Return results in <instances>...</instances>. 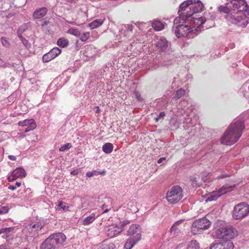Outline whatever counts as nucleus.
Instances as JSON below:
<instances>
[{
    "label": "nucleus",
    "mask_w": 249,
    "mask_h": 249,
    "mask_svg": "<svg viewBox=\"0 0 249 249\" xmlns=\"http://www.w3.org/2000/svg\"><path fill=\"white\" fill-rule=\"evenodd\" d=\"M220 12L228 14V20L241 27L249 23V8L245 0H230L226 6L218 7Z\"/></svg>",
    "instance_id": "1"
},
{
    "label": "nucleus",
    "mask_w": 249,
    "mask_h": 249,
    "mask_svg": "<svg viewBox=\"0 0 249 249\" xmlns=\"http://www.w3.org/2000/svg\"><path fill=\"white\" fill-rule=\"evenodd\" d=\"M244 123V120H238L232 123L221 138V143L231 145L237 142L242 136L243 130L245 128Z\"/></svg>",
    "instance_id": "2"
},
{
    "label": "nucleus",
    "mask_w": 249,
    "mask_h": 249,
    "mask_svg": "<svg viewBox=\"0 0 249 249\" xmlns=\"http://www.w3.org/2000/svg\"><path fill=\"white\" fill-rule=\"evenodd\" d=\"M203 8V4L199 0L193 2L192 0H187L180 5L178 12L179 13L183 11L181 15L186 16L187 18H191L195 13L201 12Z\"/></svg>",
    "instance_id": "3"
},
{
    "label": "nucleus",
    "mask_w": 249,
    "mask_h": 249,
    "mask_svg": "<svg viewBox=\"0 0 249 249\" xmlns=\"http://www.w3.org/2000/svg\"><path fill=\"white\" fill-rule=\"evenodd\" d=\"M66 237L61 232L50 235L40 246V249H58L66 241Z\"/></svg>",
    "instance_id": "4"
},
{
    "label": "nucleus",
    "mask_w": 249,
    "mask_h": 249,
    "mask_svg": "<svg viewBox=\"0 0 249 249\" xmlns=\"http://www.w3.org/2000/svg\"><path fill=\"white\" fill-rule=\"evenodd\" d=\"M215 236L217 238L231 240L237 236V230L232 226L226 225L219 228L215 230Z\"/></svg>",
    "instance_id": "5"
},
{
    "label": "nucleus",
    "mask_w": 249,
    "mask_h": 249,
    "mask_svg": "<svg viewBox=\"0 0 249 249\" xmlns=\"http://www.w3.org/2000/svg\"><path fill=\"white\" fill-rule=\"evenodd\" d=\"M189 24V21H188L187 23L173 26V29L175 30L176 35L178 38L183 36L190 38H193L197 35L195 32L196 28L193 29L191 28V25Z\"/></svg>",
    "instance_id": "6"
},
{
    "label": "nucleus",
    "mask_w": 249,
    "mask_h": 249,
    "mask_svg": "<svg viewBox=\"0 0 249 249\" xmlns=\"http://www.w3.org/2000/svg\"><path fill=\"white\" fill-rule=\"evenodd\" d=\"M249 213V205L247 202H241L236 205L233 211L232 216L236 220L241 219Z\"/></svg>",
    "instance_id": "7"
},
{
    "label": "nucleus",
    "mask_w": 249,
    "mask_h": 249,
    "mask_svg": "<svg viewBox=\"0 0 249 249\" xmlns=\"http://www.w3.org/2000/svg\"><path fill=\"white\" fill-rule=\"evenodd\" d=\"M182 189L179 186H174L166 194V198L169 202L174 204L182 198Z\"/></svg>",
    "instance_id": "8"
},
{
    "label": "nucleus",
    "mask_w": 249,
    "mask_h": 249,
    "mask_svg": "<svg viewBox=\"0 0 249 249\" xmlns=\"http://www.w3.org/2000/svg\"><path fill=\"white\" fill-rule=\"evenodd\" d=\"M211 225L210 221L205 217L196 220L192 224V232L194 234L200 233L208 229Z\"/></svg>",
    "instance_id": "9"
},
{
    "label": "nucleus",
    "mask_w": 249,
    "mask_h": 249,
    "mask_svg": "<svg viewBox=\"0 0 249 249\" xmlns=\"http://www.w3.org/2000/svg\"><path fill=\"white\" fill-rule=\"evenodd\" d=\"M235 187V184L232 185L225 184L219 189L217 191L213 192L212 194L207 198L206 201L216 200L221 195L233 190Z\"/></svg>",
    "instance_id": "10"
},
{
    "label": "nucleus",
    "mask_w": 249,
    "mask_h": 249,
    "mask_svg": "<svg viewBox=\"0 0 249 249\" xmlns=\"http://www.w3.org/2000/svg\"><path fill=\"white\" fill-rule=\"evenodd\" d=\"M128 234L132 235L131 238H135L137 241H140L141 239L142 229L140 225L137 224L132 225L127 231Z\"/></svg>",
    "instance_id": "11"
},
{
    "label": "nucleus",
    "mask_w": 249,
    "mask_h": 249,
    "mask_svg": "<svg viewBox=\"0 0 249 249\" xmlns=\"http://www.w3.org/2000/svg\"><path fill=\"white\" fill-rule=\"evenodd\" d=\"M61 50L57 47L53 48L49 53L45 54L42 57V61L44 63L48 62L60 54Z\"/></svg>",
    "instance_id": "12"
},
{
    "label": "nucleus",
    "mask_w": 249,
    "mask_h": 249,
    "mask_svg": "<svg viewBox=\"0 0 249 249\" xmlns=\"http://www.w3.org/2000/svg\"><path fill=\"white\" fill-rule=\"evenodd\" d=\"M26 173L25 170L22 167L17 168L12 173L10 176L7 178L9 182H12L19 178H24L26 176Z\"/></svg>",
    "instance_id": "13"
},
{
    "label": "nucleus",
    "mask_w": 249,
    "mask_h": 249,
    "mask_svg": "<svg viewBox=\"0 0 249 249\" xmlns=\"http://www.w3.org/2000/svg\"><path fill=\"white\" fill-rule=\"evenodd\" d=\"M44 226V224L41 222L31 223L26 226V229L30 235H35V232H38Z\"/></svg>",
    "instance_id": "14"
},
{
    "label": "nucleus",
    "mask_w": 249,
    "mask_h": 249,
    "mask_svg": "<svg viewBox=\"0 0 249 249\" xmlns=\"http://www.w3.org/2000/svg\"><path fill=\"white\" fill-rule=\"evenodd\" d=\"M168 46V42L164 37H160L157 41L156 47L160 52H165Z\"/></svg>",
    "instance_id": "15"
},
{
    "label": "nucleus",
    "mask_w": 249,
    "mask_h": 249,
    "mask_svg": "<svg viewBox=\"0 0 249 249\" xmlns=\"http://www.w3.org/2000/svg\"><path fill=\"white\" fill-rule=\"evenodd\" d=\"M190 18V19L189 18V23H191V25H192V22H193L194 24L197 26L196 28V31H195L196 33L197 30L199 28V26L204 24L206 21V18L202 17L199 18H196L193 16Z\"/></svg>",
    "instance_id": "16"
},
{
    "label": "nucleus",
    "mask_w": 249,
    "mask_h": 249,
    "mask_svg": "<svg viewBox=\"0 0 249 249\" xmlns=\"http://www.w3.org/2000/svg\"><path fill=\"white\" fill-rule=\"evenodd\" d=\"M48 9L46 7H41L36 9L33 14L34 19H37L44 17L47 13Z\"/></svg>",
    "instance_id": "17"
},
{
    "label": "nucleus",
    "mask_w": 249,
    "mask_h": 249,
    "mask_svg": "<svg viewBox=\"0 0 249 249\" xmlns=\"http://www.w3.org/2000/svg\"><path fill=\"white\" fill-rule=\"evenodd\" d=\"M183 13L182 12H179L178 11V14H179V16L178 18H176L174 19V26H178L179 25H182L184 23H187L188 21H189V18H186V16H183L181 15V14Z\"/></svg>",
    "instance_id": "18"
},
{
    "label": "nucleus",
    "mask_w": 249,
    "mask_h": 249,
    "mask_svg": "<svg viewBox=\"0 0 249 249\" xmlns=\"http://www.w3.org/2000/svg\"><path fill=\"white\" fill-rule=\"evenodd\" d=\"M123 230L114 226H110L108 227L107 231V235L110 237H113L116 235L120 233Z\"/></svg>",
    "instance_id": "19"
},
{
    "label": "nucleus",
    "mask_w": 249,
    "mask_h": 249,
    "mask_svg": "<svg viewBox=\"0 0 249 249\" xmlns=\"http://www.w3.org/2000/svg\"><path fill=\"white\" fill-rule=\"evenodd\" d=\"M139 241L135 238H129L124 244V248L126 249H131Z\"/></svg>",
    "instance_id": "20"
},
{
    "label": "nucleus",
    "mask_w": 249,
    "mask_h": 249,
    "mask_svg": "<svg viewBox=\"0 0 249 249\" xmlns=\"http://www.w3.org/2000/svg\"><path fill=\"white\" fill-rule=\"evenodd\" d=\"M113 149V144L109 142L106 143L102 147L103 151L107 154H109L112 152Z\"/></svg>",
    "instance_id": "21"
},
{
    "label": "nucleus",
    "mask_w": 249,
    "mask_h": 249,
    "mask_svg": "<svg viewBox=\"0 0 249 249\" xmlns=\"http://www.w3.org/2000/svg\"><path fill=\"white\" fill-rule=\"evenodd\" d=\"M95 219V214L94 213H91L89 216L87 217L83 221L84 225H88L91 223Z\"/></svg>",
    "instance_id": "22"
},
{
    "label": "nucleus",
    "mask_w": 249,
    "mask_h": 249,
    "mask_svg": "<svg viewBox=\"0 0 249 249\" xmlns=\"http://www.w3.org/2000/svg\"><path fill=\"white\" fill-rule=\"evenodd\" d=\"M199 243L196 240H192L188 245L187 249H199Z\"/></svg>",
    "instance_id": "23"
},
{
    "label": "nucleus",
    "mask_w": 249,
    "mask_h": 249,
    "mask_svg": "<svg viewBox=\"0 0 249 249\" xmlns=\"http://www.w3.org/2000/svg\"><path fill=\"white\" fill-rule=\"evenodd\" d=\"M103 23V20L101 19L94 20L89 24V27H90L91 29H94L101 25Z\"/></svg>",
    "instance_id": "24"
},
{
    "label": "nucleus",
    "mask_w": 249,
    "mask_h": 249,
    "mask_svg": "<svg viewBox=\"0 0 249 249\" xmlns=\"http://www.w3.org/2000/svg\"><path fill=\"white\" fill-rule=\"evenodd\" d=\"M152 27L157 31H160L163 28V25L161 21L156 20L153 22Z\"/></svg>",
    "instance_id": "25"
},
{
    "label": "nucleus",
    "mask_w": 249,
    "mask_h": 249,
    "mask_svg": "<svg viewBox=\"0 0 249 249\" xmlns=\"http://www.w3.org/2000/svg\"><path fill=\"white\" fill-rule=\"evenodd\" d=\"M28 26L27 24H24L21 25L17 31L18 36H22V34L28 29Z\"/></svg>",
    "instance_id": "26"
},
{
    "label": "nucleus",
    "mask_w": 249,
    "mask_h": 249,
    "mask_svg": "<svg viewBox=\"0 0 249 249\" xmlns=\"http://www.w3.org/2000/svg\"><path fill=\"white\" fill-rule=\"evenodd\" d=\"M57 44L61 47H65L69 44V41L64 38H60L58 39Z\"/></svg>",
    "instance_id": "27"
},
{
    "label": "nucleus",
    "mask_w": 249,
    "mask_h": 249,
    "mask_svg": "<svg viewBox=\"0 0 249 249\" xmlns=\"http://www.w3.org/2000/svg\"><path fill=\"white\" fill-rule=\"evenodd\" d=\"M185 90L182 89H180L176 91L174 98H175L177 100L179 99L182 97H183L185 95Z\"/></svg>",
    "instance_id": "28"
},
{
    "label": "nucleus",
    "mask_w": 249,
    "mask_h": 249,
    "mask_svg": "<svg viewBox=\"0 0 249 249\" xmlns=\"http://www.w3.org/2000/svg\"><path fill=\"white\" fill-rule=\"evenodd\" d=\"M227 242H224L222 243L224 249H233L234 248V245L232 242L231 240H227Z\"/></svg>",
    "instance_id": "29"
},
{
    "label": "nucleus",
    "mask_w": 249,
    "mask_h": 249,
    "mask_svg": "<svg viewBox=\"0 0 249 249\" xmlns=\"http://www.w3.org/2000/svg\"><path fill=\"white\" fill-rule=\"evenodd\" d=\"M26 48L29 49L31 47V43L23 36H18Z\"/></svg>",
    "instance_id": "30"
},
{
    "label": "nucleus",
    "mask_w": 249,
    "mask_h": 249,
    "mask_svg": "<svg viewBox=\"0 0 249 249\" xmlns=\"http://www.w3.org/2000/svg\"><path fill=\"white\" fill-rule=\"evenodd\" d=\"M32 124H36L35 122H34V120H24V121H20L18 123V124L19 125H21V126H27L29 124L31 125Z\"/></svg>",
    "instance_id": "31"
},
{
    "label": "nucleus",
    "mask_w": 249,
    "mask_h": 249,
    "mask_svg": "<svg viewBox=\"0 0 249 249\" xmlns=\"http://www.w3.org/2000/svg\"><path fill=\"white\" fill-rule=\"evenodd\" d=\"M80 39L82 41H86L88 38L89 37V32H85L82 33V34H80L79 36Z\"/></svg>",
    "instance_id": "32"
},
{
    "label": "nucleus",
    "mask_w": 249,
    "mask_h": 249,
    "mask_svg": "<svg viewBox=\"0 0 249 249\" xmlns=\"http://www.w3.org/2000/svg\"><path fill=\"white\" fill-rule=\"evenodd\" d=\"M13 230L14 229L12 227L1 229L0 230V235H1L2 233H5L6 235H8V234L11 231H13Z\"/></svg>",
    "instance_id": "33"
},
{
    "label": "nucleus",
    "mask_w": 249,
    "mask_h": 249,
    "mask_svg": "<svg viewBox=\"0 0 249 249\" xmlns=\"http://www.w3.org/2000/svg\"><path fill=\"white\" fill-rule=\"evenodd\" d=\"M69 33L76 36H80V32L76 29L71 28L69 30Z\"/></svg>",
    "instance_id": "34"
},
{
    "label": "nucleus",
    "mask_w": 249,
    "mask_h": 249,
    "mask_svg": "<svg viewBox=\"0 0 249 249\" xmlns=\"http://www.w3.org/2000/svg\"><path fill=\"white\" fill-rule=\"evenodd\" d=\"M71 144L70 143H67L66 144H64L62 145L60 148L59 151H64L67 149H69L71 147Z\"/></svg>",
    "instance_id": "35"
},
{
    "label": "nucleus",
    "mask_w": 249,
    "mask_h": 249,
    "mask_svg": "<svg viewBox=\"0 0 249 249\" xmlns=\"http://www.w3.org/2000/svg\"><path fill=\"white\" fill-rule=\"evenodd\" d=\"M8 210L9 208L7 206H0V214H3L7 213Z\"/></svg>",
    "instance_id": "36"
},
{
    "label": "nucleus",
    "mask_w": 249,
    "mask_h": 249,
    "mask_svg": "<svg viewBox=\"0 0 249 249\" xmlns=\"http://www.w3.org/2000/svg\"><path fill=\"white\" fill-rule=\"evenodd\" d=\"M36 124H32L31 125H29L25 129L24 132L26 133L30 131V130H34L36 127Z\"/></svg>",
    "instance_id": "37"
},
{
    "label": "nucleus",
    "mask_w": 249,
    "mask_h": 249,
    "mask_svg": "<svg viewBox=\"0 0 249 249\" xmlns=\"http://www.w3.org/2000/svg\"><path fill=\"white\" fill-rule=\"evenodd\" d=\"M1 41L3 46L7 47L9 45V42L7 40L6 37H1Z\"/></svg>",
    "instance_id": "38"
},
{
    "label": "nucleus",
    "mask_w": 249,
    "mask_h": 249,
    "mask_svg": "<svg viewBox=\"0 0 249 249\" xmlns=\"http://www.w3.org/2000/svg\"><path fill=\"white\" fill-rule=\"evenodd\" d=\"M190 181L192 182L193 185H196L197 184V178L195 177H190Z\"/></svg>",
    "instance_id": "39"
},
{
    "label": "nucleus",
    "mask_w": 249,
    "mask_h": 249,
    "mask_svg": "<svg viewBox=\"0 0 249 249\" xmlns=\"http://www.w3.org/2000/svg\"><path fill=\"white\" fill-rule=\"evenodd\" d=\"M63 202L62 201H59L58 202V206L59 207H60L64 210H67L68 207H66L65 206H63Z\"/></svg>",
    "instance_id": "40"
},
{
    "label": "nucleus",
    "mask_w": 249,
    "mask_h": 249,
    "mask_svg": "<svg viewBox=\"0 0 249 249\" xmlns=\"http://www.w3.org/2000/svg\"><path fill=\"white\" fill-rule=\"evenodd\" d=\"M178 230L177 226L175 224H174L170 229V231L172 233L174 231H176Z\"/></svg>",
    "instance_id": "41"
},
{
    "label": "nucleus",
    "mask_w": 249,
    "mask_h": 249,
    "mask_svg": "<svg viewBox=\"0 0 249 249\" xmlns=\"http://www.w3.org/2000/svg\"><path fill=\"white\" fill-rule=\"evenodd\" d=\"M126 28L127 30L132 31L133 29V26L132 24H127L126 26Z\"/></svg>",
    "instance_id": "42"
},
{
    "label": "nucleus",
    "mask_w": 249,
    "mask_h": 249,
    "mask_svg": "<svg viewBox=\"0 0 249 249\" xmlns=\"http://www.w3.org/2000/svg\"><path fill=\"white\" fill-rule=\"evenodd\" d=\"M79 173L78 170H74L71 172V174L73 176L77 175Z\"/></svg>",
    "instance_id": "43"
},
{
    "label": "nucleus",
    "mask_w": 249,
    "mask_h": 249,
    "mask_svg": "<svg viewBox=\"0 0 249 249\" xmlns=\"http://www.w3.org/2000/svg\"><path fill=\"white\" fill-rule=\"evenodd\" d=\"M93 175H94L93 172H87V173L86 174V176L88 178H91V177H93Z\"/></svg>",
    "instance_id": "44"
},
{
    "label": "nucleus",
    "mask_w": 249,
    "mask_h": 249,
    "mask_svg": "<svg viewBox=\"0 0 249 249\" xmlns=\"http://www.w3.org/2000/svg\"><path fill=\"white\" fill-rule=\"evenodd\" d=\"M165 160H166V158H165V157L160 158L158 160V163H161L163 162V161Z\"/></svg>",
    "instance_id": "45"
},
{
    "label": "nucleus",
    "mask_w": 249,
    "mask_h": 249,
    "mask_svg": "<svg viewBox=\"0 0 249 249\" xmlns=\"http://www.w3.org/2000/svg\"><path fill=\"white\" fill-rule=\"evenodd\" d=\"M165 115V114L164 113V112H161L160 113L159 116H158V117L160 119V118H163Z\"/></svg>",
    "instance_id": "46"
},
{
    "label": "nucleus",
    "mask_w": 249,
    "mask_h": 249,
    "mask_svg": "<svg viewBox=\"0 0 249 249\" xmlns=\"http://www.w3.org/2000/svg\"><path fill=\"white\" fill-rule=\"evenodd\" d=\"M8 158L12 160H16V157L13 155L8 156Z\"/></svg>",
    "instance_id": "47"
},
{
    "label": "nucleus",
    "mask_w": 249,
    "mask_h": 249,
    "mask_svg": "<svg viewBox=\"0 0 249 249\" xmlns=\"http://www.w3.org/2000/svg\"><path fill=\"white\" fill-rule=\"evenodd\" d=\"M8 188L9 189H11V190H15L16 189V186H15V185H9L8 186Z\"/></svg>",
    "instance_id": "48"
},
{
    "label": "nucleus",
    "mask_w": 249,
    "mask_h": 249,
    "mask_svg": "<svg viewBox=\"0 0 249 249\" xmlns=\"http://www.w3.org/2000/svg\"><path fill=\"white\" fill-rule=\"evenodd\" d=\"M228 177L227 175H220L219 176V177H217L218 178H225L226 177Z\"/></svg>",
    "instance_id": "49"
},
{
    "label": "nucleus",
    "mask_w": 249,
    "mask_h": 249,
    "mask_svg": "<svg viewBox=\"0 0 249 249\" xmlns=\"http://www.w3.org/2000/svg\"><path fill=\"white\" fill-rule=\"evenodd\" d=\"M1 234H2V237H3L4 238H7L9 236V235H6V234H5V233H2Z\"/></svg>",
    "instance_id": "50"
},
{
    "label": "nucleus",
    "mask_w": 249,
    "mask_h": 249,
    "mask_svg": "<svg viewBox=\"0 0 249 249\" xmlns=\"http://www.w3.org/2000/svg\"><path fill=\"white\" fill-rule=\"evenodd\" d=\"M17 187H20L21 186V183L20 182H17L16 183V184L15 185Z\"/></svg>",
    "instance_id": "51"
},
{
    "label": "nucleus",
    "mask_w": 249,
    "mask_h": 249,
    "mask_svg": "<svg viewBox=\"0 0 249 249\" xmlns=\"http://www.w3.org/2000/svg\"><path fill=\"white\" fill-rule=\"evenodd\" d=\"M181 222L182 220H179L177 221L174 224L178 226Z\"/></svg>",
    "instance_id": "52"
},
{
    "label": "nucleus",
    "mask_w": 249,
    "mask_h": 249,
    "mask_svg": "<svg viewBox=\"0 0 249 249\" xmlns=\"http://www.w3.org/2000/svg\"><path fill=\"white\" fill-rule=\"evenodd\" d=\"M110 208L109 209H106L104 210V213H107L109 210H110Z\"/></svg>",
    "instance_id": "53"
},
{
    "label": "nucleus",
    "mask_w": 249,
    "mask_h": 249,
    "mask_svg": "<svg viewBox=\"0 0 249 249\" xmlns=\"http://www.w3.org/2000/svg\"><path fill=\"white\" fill-rule=\"evenodd\" d=\"M96 108H97V109L96 110L95 112L96 113H97L99 112L100 109V108H99V107H97Z\"/></svg>",
    "instance_id": "54"
},
{
    "label": "nucleus",
    "mask_w": 249,
    "mask_h": 249,
    "mask_svg": "<svg viewBox=\"0 0 249 249\" xmlns=\"http://www.w3.org/2000/svg\"><path fill=\"white\" fill-rule=\"evenodd\" d=\"M0 249H7L5 246L1 245L0 246Z\"/></svg>",
    "instance_id": "55"
},
{
    "label": "nucleus",
    "mask_w": 249,
    "mask_h": 249,
    "mask_svg": "<svg viewBox=\"0 0 249 249\" xmlns=\"http://www.w3.org/2000/svg\"><path fill=\"white\" fill-rule=\"evenodd\" d=\"M160 119L159 118V117H157V118H154V120L156 122H158L159 121V120H160Z\"/></svg>",
    "instance_id": "56"
},
{
    "label": "nucleus",
    "mask_w": 249,
    "mask_h": 249,
    "mask_svg": "<svg viewBox=\"0 0 249 249\" xmlns=\"http://www.w3.org/2000/svg\"><path fill=\"white\" fill-rule=\"evenodd\" d=\"M67 22H68L69 23H70L71 24H72V25H74L75 24V23L74 22H69V21H67Z\"/></svg>",
    "instance_id": "57"
},
{
    "label": "nucleus",
    "mask_w": 249,
    "mask_h": 249,
    "mask_svg": "<svg viewBox=\"0 0 249 249\" xmlns=\"http://www.w3.org/2000/svg\"><path fill=\"white\" fill-rule=\"evenodd\" d=\"M99 173L100 174H101V175H104V174H105V171H103V172H99Z\"/></svg>",
    "instance_id": "58"
},
{
    "label": "nucleus",
    "mask_w": 249,
    "mask_h": 249,
    "mask_svg": "<svg viewBox=\"0 0 249 249\" xmlns=\"http://www.w3.org/2000/svg\"><path fill=\"white\" fill-rule=\"evenodd\" d=\"M106 207V206L105 204L103 205V206H102V209L103 210H105Z\"/></svg>",
    "instance_id": "59"
},
{
    "label": "nucleus",
    "mask_w": 249,
    "mask_h": 249,
    "mask_svg": "<svg viewBox=\"0 0 249 249\" xmlns=\"http://www.w3.org/2000/svg\"><path fill=\"white\" fill-rule=\"evenodd\" d=\"M125 224L124 223L123 224H121V227H124L125 226Z\"/></svg>",
    "instance_id": "60"
},
{
    "label": "nucleus",
    "mask_w": 249,
    "mask_h": 249,
    "mask_svg": "<svg viewBox=\"0 0 249 249\" xmlns=\"http://www.w3.org/2000/svg\"><path fill=\"white\" fill-rule=\"evenodd\" d=\"M68 2H71L72 1V0H66Z\"/></svg>",
    "instance_id": "61"
}]
</instances>
